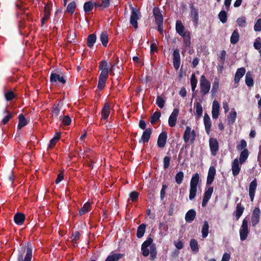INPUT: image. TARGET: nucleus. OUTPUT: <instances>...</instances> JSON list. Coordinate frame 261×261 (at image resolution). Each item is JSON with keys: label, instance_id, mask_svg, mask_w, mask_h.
<instances>
[{"label": "nucleus", "instance_id": "33", "mask_svg": "<svg viewBox=\"0 0 261 261\" xmlns=\"http://www.w3.org/2000/svg\"><path fill=\"white\" fill-rule=\"evenodd\" d=\"M245 83L248 87H252L254 84L253 80L252 79L251 74L247 72L245 76Z\"/></svg>", "mask_w": 261, "mask_h": 261}, {"label": "nucleus", "instance_id": "21", "mask_svg": "<svg viewBox=\"0 0 261 261\" xmlns=\"http://www.w3.org/2000/svg\"><path fill=\"white\" fill-rule=\"evenodd\" d=\"M110 113V106L108 103H106L102 111H101V117L104 120H106L108 118Z\"/></svg>", "mask_w": 261, "mask_h": 261}, {"label": "nucleus", "instance_id": "11", "mask_svg": "<svg viewBox=\"0 0 261 261\" xmlns=\"http://www.w3.org/2000/svg\"><path fill=\"white\" fill-rule=\"evenodd\" d=\"M173 62L174 67L176 69H178L180 64V57L179 51L177 49H175L173 51Z\"/></svg>", "mask_w": 261, "mask_h": 261}, {"label": "nucleus", "instance_id": "1", "mask_svg": "<svg viewBox=\"0 0 261 261\" xmlns=\"http://www.w3.org/2000/svg\"><path fill=\"white\" fill-rule=\"evenodd\" d=\"M32 257V246L28 243L27 246H23L19 251L17 261H31Z\"/></svg>", "mask_w": 261, "mask_h": 261}, {"label": "nucleus", "instance_id": "24", "mask_svg": "<svg viewBox=\"0 0 261 261\" xmlns=\"http://www.w3.org/2000/svg\"><path fill=\"white\" fill-rule=\"evenodd\" d=\"M196 212L194 210L191 209L189 210L186 214V221L188 222H192L196 216Z\"/></svg>", "mask_w": 261, "mask_h": 261}, {"label": "nucleus", "instance_id": "32", "mask_svg": "<svg viewBox=\"0 0 261 261\" xmlns=\"http://www.w3.org/2000/svg\"><path fill=\"white\" fill-rule=\"evenodd\" d=\"M208 228H209L208 223L207 221H205L204 222V224L202 226V230H201L202 236L203 238H205L207 236L208 233Z\"/></svg>", "mask_w": 261, "mask_h": 261}, {"label": "nucleus", "instance_id": "26", "mask_svg": "<svg viewBox=\"0 0 261 261\" xmlns=\"http://www.w3.org/2000/svg\"><path fill=\"white\" fill-rule=\"evenodd\" d=\"M25 219L24 215L22 213H17L14 217V222L18 225H21Z\"/></svg>", "mask_w": 261, "mask_h": 261}, {"label": "nucleus", "instance_id": "18", "mask_svg": "<svg viewBox=\"0 0 261 261\" xmlns=\"http://www.w3.org/2000/svg\"><path fill=\"white\" fill-rule=\"evenodd\" d=\"M204 124L206 133L209 134L212 125L210 116L207 113H205L203 118Z\"/></svg>", "mask_w": 261, "mask_h": 261}, {"label": "nucleus", "instance_id": "38", "mask_svg": "<svg viewBox=\"0 0 261 261\" xmlns=\"http://www.w3.org/2000/svg\"><path fill=\"white\" fill-rule=\"evenodd\" d=\"M4 114L5 116L2 120V122L4 124H6L12 118V114L8 111L6 109L4 111Z\"/></svg>", "mask_w": 261, "mask_h": 261}, {"label": "nucleus", "instance_id": "55", "mask_svg": "<svg viewBox=\"0 0 261 261\" xmlns=\"http://www.w3.org/2000/svg\"><path fill=\"white\" fill-rule=\"evenodd\" d=\"M184 40L185 44L186 46H189L190 44V35L189 32L185 34L184 35L181 36Z\"/></svg>", "mask_w": 261, "mask_h": 261}, {"label": "nucleus", "instance_id": "59", "mask_svg": "<svg viewBox=\"0 0 261 261\" xmlns=\"http://www.w3.org/2000/svg\"><path fill=\"white\" fill-rule=\"evenodd\" d=\"M150 253V259L153 260L156 256V250L155 245L152 246V248H151Z\"/></svg>", "mask_w": 261, "mask_h": 261}, {"label": "nucleus", "instance_id": "44", "mask_svg": "<svg viewBox=\"0 0 261 261\" xmlns=\"http://www.w3.org/2000/svg\"><path fill=\"white\" fill-rule=\"evenodd\" d=\"M184 174L183 172L179 171L178 173H177L175 177V181L177 182V184L179 185L181 184L184 179Z\"/></svg>", "mask_w": 261, "mask_h": 261}, {"label": "nucleus", "instance_id": "40", "mask_svg": "<svg viewBox=\"0 0 261 261\" xmlns=\"http://www.w3.org/2000/svg\"><path fill=\"white\" fill-rule=\"evenodd\" d=\"M195 108H196V114L197 115L198 118H199L201 117L203 113V109L202 106L200 103L197 102L195 105Z\"/></svg>", "mask_w": 261, "mask_h": 261}, {"label": "nucleus", "instance_id": "60", "mask_svg": "<svg viewBox=\"0 0 261 261\" xmlns=\"http://www.w3.org/2000/svg\"><path fill=\"white\" fill-rule=\"evenodd\" d=\"M168 225L164 222H160L159 223V229L161 231H164L165 232H167L168 230Z\"/></svg>", "mask_w": 261, "mask_h": 261}, {"label": "nucleus", "instance_id": "30", "mask_svg": "<svg viewBox=\"0 0 261 261\" xmlns=\"http://www.w3.org/2000/svg\"><path fill=\"white\" fill-rule=\"evenodd\" d=\"M244 207L241 205V203H238L236 207L235 211L236 217L237 220H238L244 212Z\"/></svg>", "mask_w": 261, "mask_h": 261}, {"label": "nucleus", "instance_id": "54", "mask_svg": "<svg viewBox=\"0 0 261 261\" xmlns=\"http://www.w3.org/2000/svg\"><path fill=\"white\" fill-rule=\"evenodd\" d=\"M165 103V101L162 97L160 96L157 97L156 99V104L160 108L162 109L164 106Z\"/></svg>", "mask_w": 261, "mask_h": 261}, {"label": "nucleus", "instance_id": "51", "mask_svg": "<svg viewBox=\"0 0 261 261\" xmlns=\"http://www.w3.org/2000/svg\"><path fill=\"white\" fill-rule=\"evenodd\" d=\"M220 20L222 23H225L227 21V14L225 11L222 10L220 11L218 15Z\"/></svg>", "mask_w": 261, "mask_h": 261}, {"label": "nucleus", "instance_id": "39", "mask_svg": "<svg viewBox=\"0 0 261 261\" xmlns=\"http://www.w3.org/2000/svg\"><path fill=\"white\" fill-rule=\"evenodd\" d=\"M60 113V109L59 108V106H55L52 110L51 116L53 118H58V116Z\"/></svg>", "mask_w": 261, "mask_h": 261}, {"label": "nucleus", "instance_id": "53", "mask_svg": "<svg viewBox=\"0 0 261 261\" xmlns=\"http://www.w3.org/2000/svg\"><path fill=\"white\" fill-rule=\"evenodd\" d=\"M219 81L218 79H215L213 84L212 88L211 90V92L213 93V94H215L216 93L217 90L219 88Z\"/></svg>", "mask_w": 261, "mask_h": 261}, {"label": "nucleus", "instance_id": "28", "mask_svg": "<svg viewBox=\"0 0 261 261\" xmlns=\"http://www.w3.org/2000/svg\"><path fill=\"white\" fill-rule=\"evenodd\" d=\"M103 46H107L108 42V35L106 32H102L99 37Z\"/></svg>", "mask_w": 261, "mask_h": 261}, {"label": "nucleus", "instance_id": "47", "mask_svg": "<svg viewBox=\"0 0 261 261\" xmlns=\"http://www.w3.org/2000/svg\"><path fill=\"white\" fill-rule=\"evenodd\" d=\"M59 120L62 121V123L65 125H68L71 122V119L68 116H65L63 117L60 115L59 117Z\"/></svg>", "mask_w": 261, "mask_h": 261}, {"label": "nucleus", "instance_id": "25", "mask_svg": "<svg viewBox=\"0 0 261 261\" xmlns=\"http://www.w3.org/2000/svg\"><path fill=\"white\" fill-rule=\"evenodd\" d=\"M123 256V254L114 253L109 255L105 260V261H118Z\"/></svg>", "mask_w": 261, "mask_h": 261}, {"label": "nucleus", "instance_id": "19", "mask_svg": "<svg viewBox=\"0 0 261 261\" xmlns=\"http://www.w3.org/2000/svg\"><path fill=\"white\" fill-rule=\"evenodd\" d=\"M216 174V169L213 166H211L208 170V175L207 177V184L210 185L214 180Z\"/></svg>", "mask_w": 261, "mask_h": 261}, {"label": "nucleus", "instance_id": "12", "mask_svg": "<svg viewBox=\"0 0 261 261\" xmlns=\"http://www.w3.org/2000/svg\"><path fill=\"white\" fill-rule=\"evenodd\" d=\"M178 114V110L177 109H174L168 119L169 125L170 127H173L175 125Z\"/></svg>", "mask_w": 261, "mask_h": 261}, {"label": "nucleus", "instance_id": "27", "mask_svg": "<svg viewBox=\"0 0 261 261\" xmlns=\"http://www.w3.org/2000/svg\"><path fill=\"white\" fill-rule=\"evenodd\" d=\"M96 40V36L95 34H90L87 38V45L88 46L91 48L94 45V44L95 43Z\"/></svg>", "mask_w": 261, "mask_h": 261}, {"label": "nucleus", "instance_id": "16", "mask_svg": "<svg viewBox=\"0 0 261 261\" xmlns=\"http://www.w3.org/2000/svg\"><path fill=\"white\" fill-rule=\"evenodd\" d=\"M167 138V135L166 132L161 133L158 139V145L161 148L165 146Z\"/></svg>", "mask_w": 261, "mask_h": 261}, {"label": "nucleus", "instance_id": "23", "mask_svg": "<svg viewBox=\"0 0 261 261\" xmlns=\"http://www.w3.org/2000/svg\"><path fill=\"white\" fill-rule=\"evenodd\" d=\"M176 31L180 36L184 35L187 33L185 31V27L180 20L176 21Z\"/></svg>", "mask_w": 261, "mask_h": 261}, {"label": "nucleus", "instance_id": "58", "mask_svg": "<svg viewBox=\"0 0 261 261\" xmlns=\"http://www.w3.org/2000/svg\"><path fill=\"white\" fill-rule=\"evenodd\" d=\"M253 46L257 50H259L261 48V38L260 37H257L255 40Z\"/></svg>", "mask_w": 261, "mask_h": 261}, {"label": "nucleus", "instance_id": "36", "mask_svg": "<svg viewBox=\"0 0 261 261\" xmlns=\"http://www.w3.org/2000/svg\"><path fill=\"white\" fill-rule=\"evenodd\" d=\"M239 38V35L237 30H234L231 37L230 42L232 44H236L238 41Z\"/></svg>", "mask_w": 261, "mask_h": 261}, {"label": "nucleus", "instance_id": "42", "mask_svg": "<svg viewBox=\"0 0 261 261\" xmlns=\"http://www.w3.org/2000/svg\"><path fill=\"white\" fill-rule=\"evenodd\" d=\"M90 208V203L89 202L86 203L83 207L81 208V209L79 211V214L80 215H82L87 213Z\"/></svg>", "mask_w": 261, "mask_h": 261}, {"label": "nucleus", "instance_id": "17", "mask_svg": "<svg viewBox=\"0 0 261 261\" xmlns=\"http://www.w3.org/2000/svg\"><path fill=\"white\" fill-rule=\"evenodd\" d=\"M50 81L51 83H56L58 81L61 84H64L66 82V81L63 76H61L60 75L55 73L51 74Z\"/></svg>", "mask_w": 261, "mask_h": 261}, {"label": "nucleus", "instance_id": "5", "mask_svg": "<svg viewBox=\"0 0 261 261\" xmlns=\"http://www.w3.org/2000/svg\"><path fill=\"white\" fill-rule=\"evenodd\" d=\"M153 245H155V244L153 243V240L150 238L144 242L141 246V250L143 256H147L149 255Z\"/></svg>", "mask_w": 261, "mask_h": 261}, {"label": "nucleus", "instance_id": "2", "mask_svg": "<svg viewBox=\"0 0 261 261\" xmlns=\"http://www.w3.org/2000/svg\"><path fill=\"white\" fill-rule=\"evenodd\" d=\"M199 181V176L198 173L194 174L191 179L190 184L189 199L192 200L196 195L197 186Z\"/></svg>", "mask_w": 261, "mask_h": 261}, {"label": "nucleus", "instance_id": "37", "mask_svg": "<svg viewBox=\"0 0 261 261\" xmlns=\"http://www.w3.org/2000/svg\"><path fill=\"white\" fill-rule=\"evenodd\" d=\"M191 248L193 252L196 253L198 251V245L197 241L195 239H191L190 243Z\"/></svg>", "mask_w": 261, "mask_h": 261}, {"label": "nucleus", "instance_id": "35", "mask_svg": "<svg viewBox=\"0 0 261 261\" xmlns=\"http://www.w3.org/2000/svg\"><path fill=\"white\" fill-rule=\"evenodd\" d=\"M145 228L146 225L144 224H142L138 227L137 232V236L138 238H141L143 236L145 231Z\"/></svg>", "mask_w": 261, "mask_h": 261}, {"label": "nucleus", "instance_id": "48", "mask_svg": "<svg viewBox=\"0 0 261 261\" xmlns=\"http://www.w3.org/2000/svg\"><path fill=\"white\" fill-rule=\"evenodd\" d=\"M197 80L195 74L193 73L191 77V85L192 90L194 91L197 86Z\"/></svg>", "mask_w": 261, "mask_h": 261}, {"label": "nucleus", "instance_id": "34", "mask_svg": "<svg viewBox=\"0 0 261 261\" xmlns=\"http://www.w3.org/2000/svg\"><path fill=\"white\" fill-rule=\"evenodd\" d=\"M191 16L192 19L193 21H194L195 23H197L198 22V13L197 10L193 8H191Z\"/></svg>", "mask_w": 261, "mask_h": 261}, {"label": "nucleus", "instance_id": "61", "mask_svg": "<svg viewBox=\"0 0 261 261\" xmlns=\"http://www.w3.org/2000/svg\"><path fill=\"white\" fill-rule=\"evenodd\" d=\"M247 146V143L244 140H242L240 143L237 146V148L239 150L246 149L245 148Z\"/></svg>", "mask_w": 261, "mask_h": 261}, {"label": "nucleus", "instance_id": "9", "mask_svg": "<svg viewBox=\"0 0 261 261\" xmlns=\"http://www.w3.org/2000/svg\"><path fill=\"white\" fill-rule=\"evenodd\" d=\"M209 144L212 154L214 156L216 155L219 148L218 142L217 139L212 138H210Z\"/></svg>", "mask_w": 261, "mask_h": 261}, {"label": "nucleus", "instance_id": "8", "mask_svg": "<svg viewBox=\"0 0 261 261\" xmlns=\"http://www.w3.org/2000/svg\"><path fill=\"white\" fill-rule=\"evenodd\" d=\"M260 214L261 211L259 208L255 207L253 211L251 218V222L253 226H256V225L259 222Z\"/></svg>", "mask_w": 261, "mask_h": 261}, {"label": "nucleus", "instance_id": "41", "mask_svg": "<svg viewBox=\"0 0 261 261\" xmlns=\"http://www.w3.org/2000/svg\"><path fill=\"white\" fill-rule=\"evenodd\" d=\"M161 113L159 112H154L151 117V119H150V122L151 124H154L155 123V122H156L160 119V117H161Z\"/></svg>", "mask_w": 261, "mask_h": 261}, {"label": "nucleus", "instance_id": "14", "mask_svg": "<svg viewBox=\"0 0 261 261\" xmlns=\"http://www.w3.org/2000/svg\"><path fill=\"white\" fill-rule=\"evenodd\" d=\"M240 162L237 158L235 159L231 165L232 173L234 176L239 174L241 170V167L239 165Z\"/></svg>", "mask_w": 261, "mask_h": 261}, {"label": "nucleus", "instance_id": "46", "mask_svg": "<svg viewBox=\"0 0 261 261\" xmlns=\"http://www.w3.org/2000/svg\"><path fill=\"white\" fill-rule=\"evenodd\" d=\"M93 8V4L91 2H88L84 5V10L87 13L91 11Z\"/></svg>", "mask_w": 261, "mask_h": 261}, {"label": "nucleus", "instance_id": "13", "mask_svg": "<svg viewBox=\"0 0 261 261\" xmlns=\"http://www.w3.org/2000/svg\"><path fill=\"white\" fill-rule=\"evenodd\" d=\"M256 187L257 181L256 179H254L251 182L249 185V195L251 201H253Z\"/></svg>", "mask_w": 261, "mask_h": 261}, {"label": "nucleus", "instance_id": "29", "mask_svg": "<svg viewBox=\"0 0 261 261\" xmlns=\"http://www.w3.org/2000/svg\"><path fill=\"white\" fill-rule=\"evenodd\" d=\"M19 123L17 127L19 129L26 125L28 123L27 120L25 119L23 114H20L18 116Z\"/></svg>", "mask_w": 261, "mask_h": 261}, {"label": "nucleus", "instance_id": "50", "mask_svg": "<svg viewBox=\"0 0 261 261\" xmlns=\"http://www.w3.org/2000/svg\"><path fill=\"white\" fill-rule=\"evenodd\" d=\"M237 23L240 27H245L246 25V18L244 16L238 18L237 20Z\"/></svg>", "mask_w": 261, "mask_h": 261}, {"label": "nucleus", "instance_id": "49", "mask_svg": "<svg viewBox=\"0 0 261 261\" xmlns=\"http://www.w3.org/2000/svg\"><path fill=\"white\" fill-rule=\"evenodd\" d=\"M76 8V4L74 2L69 3L67 7V11L70 14H73Z\"/></svg>", "mask_w": 261, "mask_h": 261}, {"label": "nucleus", "instance_id": "6", "mask_svg": "<svg viewBox=\"0 0 261 261\" xmlns=\"http://www.w3.org/2000/svg\"><path fill=\"white\" fill-rule=\"evenodd\" d=\"M128 5L132 11L130 22L135 28H137L138 24L137 20L139 18L140 13L133 7L130 3H128Z\"/></svg>", "mask_w": 261, "mask_h": 261}, {"label": "nucleus", "instance_id": "62", "mask_svg": "<svg viewBox=\"0 0 261 261\" xmlns=\"http://www.w3.org/2000/svg\"><path fill=\"white\" fill-rule=\"evenodd\" d=\"M254 30L255 32H259L261 31V18L258 19L255 22L254 26Z\"/></svg>", "mask_w": 261, "mask_h": 261}, {"label": "nucleus", "instance_id": "52", "mask_svg": "<svg viewBox=\"0 0 261 261\" xmlns=\"http://www.w3.org/2000/svg\"><path fill=\"white\" fill-rule=\"evenodd\" d=\"M80 234L79 232L75 231L71 237V242L73 245V246H75L77 244V241L80 239Z\"/></svg>", "mask_w": 261, "mask_h": 261}, {"label": "nucleus", "instance_id": "63", "mask_svg": "<svg viewBox=\"0 0 261 261\" xmlns=\"http://www.w3.org/2000/svg\"><path fill=\"white\" fill-rule=\"evenodd\" d=\"M170 157L166 156L164 158V160H163L164 169H166L167 168H168L169 167V166L170 165Z\"/></svg>", "mask_w": 261, "mask_h": 261}, {"label": "nucleus", "instance_id": "45", "mask_svg": "<svg viewBox=\"0 0 261 261\" xmlns=\"http://www.w3.org/2000/svg\"><path fill=\"white\" fill-rule=\"evenodd\" d=\"M60 136V135L59 133L57 134L56 136L50 140L49 144L48 145L49 148H52L55 146V145L59 140Z\"/></svg>", "mask_w": 261, "mask_h": 261}, {"label": "nucleus", "instance_id": "10", "mask_svg": "<svg viewBox=\"0 0 261 261\" xmlns=\"http://www.w3.org/2000/svg\"><path fill=\"white\" fill-rule=\"evenodd\" d=\"M220 107L219 102L216 100H214L212 110V115L213 119H216L218 118L220 114Z\"/></svg>", "mask_w": 261, "mask_h": 261}, {"label": "nucleus", "instance_id": "56", "mask_svg": "<svg viewBox=\"0 0 261 261\" xmlns=\"http://www.w3.org/2000/svg\"><path fill=\"white\" fill-rule=\"evenodd\" d=\"M213 192V188L212 187H210L207 189V190L204 193L203 198L210 199L211 197L212 194Z\"/></svg>", "mask_w": 261, "mask_h": 261}, {"label": "nucleus", "instance_id": "3", "mask_svg": "<svg viewBox=\"0 0 261 261\" xmlns=\"http://www.w3.org/2000/svg\"><path fill=\"white\" fill-rule=\"evenodd\" d=\"M196 133L192 130L189 126H187L183 135V139L185 143H193L195 140Z\"/></svg>", "mask_w": 261, "mask_h": 261}, {"label": "nucleus", "instance_id": "4", "mask_svg": "<svg viewBox=\"0 0 261 261\" xmlns=\"http://www.w3.org/2000/svg\"><path fill=\"white\" fill-rule=\"evenodd\" d=\"M200 92L203 95L207 94L210 90L211 84L203 75H201L200 80Z\"/></svg>", "mask_w": 261, "mask_h": 261}, {"label": "nucleus", "instance_id": "22", "mask_svg": "<svg viewBox=\"0 0 261 261\" xmlns=\"http://www.w3.org/2000/svg\"><path fill=\"white\" fill-rule=\"evenodd\" d=\"M246 72V70L244 67L240 68L237 69V72L236 73L235 77H234V82L236 83H239L240 80L243 77V76L245 74Z\"/></svg>", "mask_w": 261, "mask_h": 261}, {"label": "nucleus", "instance_id": "57", "mask_svg": "<svg viewBox=\"0 0 261 261\" xmlns=\"http://www.w3.org/2000/svg\"><path fill=\"white\" fill-rule=\"evenodd\" d=\"M49 12L47 10V7H45V12L43 18L42 19L41 23L43 25L46 21H47L49 17Z\"/></svg>", "mask_w": 261, "mask_h": 261}, {"label": "nucleus", "instance_id": "7", "mask_svg": "<svg viewBox=\"0 0 261 261\" xmlns=\"http://www.w3.org/2000/svg\"><path fill=\"white\" fill-rule=\"evenodd\" d=\"M248 233V221L246 219H244L240 229V239L242 241L246 239Z\"/></svg>", "mask_w": 261, "mask_h": 261}, {"label": "nucleus", "instance_id": "64", "mask_svg": "<svg viewBox=\"0 0 261 261\" xmlns=\"http://www.w3.org/2000/svg\"><path fill=\"white\" fill-rule=\"evenodd\" d=\"M5 97L7 101H10L15 97V95L12 91H9L5 94Z\"/></svg>", "mask_w": 261, "mask_h": 261}, {"label": "nucleus", "instance_id": "31", "mask_svg": "<svg viewBox=\"0 0 261 261\" xmlns=\"http://www.w3.org/2000/svg\"><path fill=\"white\" fill-rule=\"evenodd\" d=\"M248 151L247 149H244L240 154L239 162L240 164H243L248 158Z\"/></svg>", "mask_w": 261, "mask_h": 261}, {"label": "nucleus", "instance_id": "20", "mask_svg": "<svg viewBox=\"0 0 261 261\" xmlns=\"http://www.w3.org/2000/svg\"><path fill=\"white\" fill-rule=\"evenodd\" d=\"M151 134V129L150 128L146 129L143 133L139 143H145L148 142Z\"/></svg>", "mask_w": 261, "mask_h": 261}, {"label": "nucleus", "instance_id": "43", "mask_svg": "<svg viewBox=\"0 0 261 261\" xmlns=\"http://www.w3.org/2000/svg\"><path fill=\"white\" fill-rule=\"evenodd\" d=\"M237 117V112L234 111H232L228 117V121L229 124H233Z\"/></svg>", "mask_w": 261, "mask_h": 261}, {"label": "nucleus", "instance_id": "15", "mask_svg": "<svg viewBox=\"0 0 261 261\" xmlns=\"http://www.w3.org/2000/svg\"><path fill=\"white\" fill-rule=\"evenodd\" d=\"M152 12L156 23H161L163 22V17L159 8L154 7L153 9Z\"/></svg>", "mask_w": 261, "mask_h": 261}]
</instances>
